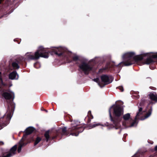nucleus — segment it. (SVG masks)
Instances as JSON below:
<instances>
[{"label":"nucleus","mask_w":157,"mask_h":157,"mask_svg":"<svg viewBox=\"0 0 157 157\" xmlns=\"http://www.w3.org/2000/svg\"><path fill=\"white\" fill-rule=\"evenodd\" d=\"M11 110H10V108L9 107V109H8L7 113H8L7 114V117L8 118H10L11 117V112L13 111V109L14 108L15 105L13 103V102H12L11 103Z\"/></svg>","instance_id":"obj_14"},{"label":"nucleus","mask_w":157,"mask_h":157,"mask_svg":"<svg viewBox=\"0 0 157 157\" xmlns=\"http://www.w3.org/2000/svg\"><path fill=\"white\" fill-rule=\"evenodd\" d=\"M149 88L150 89L153 90H155L156 89L155 87H153V86H150L149 87Z\"/></svg>","instance_id":"obj_31"},{"label":"nucleus","mask_w":157,"mask_h":157,"mask_svg":"<svg viewBox=\"0 0 157 157\" xmlns=\"http://www.w3.org/2000/svg\"><path fill=\"white\" fill-rule=\"evenodd\" d=\"M121 121L123 125L125 128L127 127L128 124V114H126L124 115L121 119Z\"/></svg>","instance_id":"obj_13"},{"label":"nucleus","mask_w":157,"mask_h":157,"mask_svg":"<svg viewBox=\"0 0 157 157\" xmlns=\"http://www.w3.org/2000/svg\"><path fill=\"white\" fill-rule=\"evenodd\" d=\"M20 63V62L16 60L12 63V66L14 69H18L19 68V64Z\"/></svg>","instance_id":"obj_17"},{"label":"nucleus","mask_w":157,"mask_h":157,"mask_svg":"<svg viewBox=\"0 0 157 157\" xmlns=\"http://www.w3.org/2000/svg\"><path fill=\"white\" fill-rule=\"evenodd\" d=\"M88 115L89 116H90L92 117H91V119H92L93 118V117L92 116V115H91V111H89L88 112Z\"/></svg>","instance_id":"obj_30"},{"label":"nucleus","mask_w":157,"mask_h":157,"mask_svg":"<svg viewBox=\"0 0 157 157\" xmlns=\"http://www.w3.org/2000/svg\"><path fill=\"white\" fill-rule=\"evenodd\" d=\"M99 125H100L98 123L93 124L91 125V128H94V127H95L96 126Z\"/></svg>","instance_id":"obj_26"},{"label":"nucleus","mask_w":157,"mask_h":157,"mask_svg":"<svg viewBox=\"0 0 157 157\" xmlns=\"http://www.w3.org/2000/svg\"><path fill=\"white\" fill-rule=\"evenodd\" d=\"M3 0H0V4L1 3V2Z\"/></svg>","instance_id":"obj_37"},{"label":"nucleus","mask_w":157,"mask_h":157,"mask_svg":"<svg viewBox=\"0 0 157 157\" xmlns=\"http://www.w3.org/2000/svg\"><path fill=\"white\" fill-rule=\"evenodd\" d=\"M144 104H145L144 102V101H141V102L140 103L139 105L140 106H142L144 105Z\"/></svg>","instance_id":"obj_27"},{"label":"nucleus","mask_w":157,"mask_h":157,"mask_svg":"<svg viewBox=\"0 0 157 157\" xmlns=\"http://www.w3.org/2000/svg\"><path fill=\"white\" fill-rule=\"evenodd\" d=\"M52 50L53 52L56 55L60 56L62 55V52H63V49L61 48H53Z\"/></svg>","instance_id":"obj_12"},{"label":"nucleus","mask_w":157,"mask_h":157,"mask_svg":"<svg viewBox=\"0 0 157 157\" xmlns=\"http://www.w3.org/2000/svg\"><path fill=\"white\" fill-rule=\"evenodd\" d=\"M4 144L3 142L2 141H0V146Z\"/></svg>","instance_id":"obj_34"},{"label":"nucleus","mask_w":157,"mask_h":157,"mask_svg":"<svg viewBox=\"0 0 157 157\" xmlns=\"http://www.w3.org/2000/svg\"><path fill=\"white\" fill-rule=\"evenodd\" d=\"M112 108L113 111V114L116 117H119L123 114V108L119 105H114L109 110L110 120L112 122L113 125L116 127V128L117 129L120 126V119L119 118H113L112 117L110 110Z\"/></svg>","instance_id":"obj_3"},{"label":"nucleus","mask_w":157,"mask_h":157,"mask_svg":"<svg viewBox=\"0 0 157 157\" xmlns=\"http://www.w3.org/2000/svg\"><path fill=\"white\" fill-rule=\"evenodd\" d=\"M1 72H0V80L2 83V84H3V82H2V78L1 77Z\"/></svg>","instance_id":"obj_33"},{"label":"nucleus","mask_w":157,"mask_h":157,"mask_svg":"<svg viewBox=\"0 0 157 157\" xmlns=\"http://www.w3.org/2000/svg\"><path fill=\"white\" fill-rule=\"evenodd\" d=\"M80 70L83 71L85 74H88L92 69L91 66L85 63H82L79 66Z\"/></svg>","instance_id":"obj_7"},{"label":"nucleus","mask_w":157,"mask_h":157,"mask_svg":"<svg viewBox=\"0 0 157 157\" xmlns=\"http://www.w3.org/2000/svg\"><path fill=\"white\" fill-rule=\"evenodd\" d=\"M73 60L75 61H76L78 59V57L77 56H75L73 58Z\"/></svg>","instance_id":"obj_29"},{"label":"nucleus","mask_w":157,"mask_h":157,"mask_svg":"<svg viewBox=\"0 0 157 157\" xmlns=\"http://www.w3.org/2000/svg\"><path fill=\"white\" fill-rule=\"evenodd\" d=\"M149 98L151 100L154 101L155 102H157V94L155 92H151L148 95Z\"/></svg>","instance_id":"obj_11"},{"label":"nucleus","mask_w":157,"mask_h":157,"mask_svg":"<svg viewBox=\"0 0 157 157\" xmlns=\"http://www.w3.org/2000/svg\"><path fill=\"white\" fill-rule=\"evenodd\" d=\"M139 111L137 113L135 117L134 120H133L132 122L131 123L130 127H136L137 124L138 122L137 121V118H138V117L140 116V115L142 114V112L143 109L142 107H139Z\"/></svg>","instance_id":"obj_8"},{"label":"nucleus","mask_w":157,"mask_h":157,"mask_svg":"<svg viewBox=\"0 0 157 157\" xmlns=\"http://www.w3.org/2000/svg\"><path fill=\"white\" fill-rule=\"evenodd\" d=\"M149 53H145L134 56L131 60V65L135 63L139 65L151 64L157 62V53L151 55Z\"/></svg>","instance_id":"obj_1"},{"label":"nucleus","mask_w":157,"mask_h":157,"mask_svg":"<svg viewBox=\"0 0 157 157\" xmlns=\"http://www.w3.org/2000/svg\"><path fill=\"white\" fill-rule=\"evenodd\" d=\"M126 136V135H124V136Z\"/></svg>","instance_id":"obj_38"},{"label":"nucleus","mask_w":157,"mask_h":157,"mask_svg":"<svg viewBox=\"0 0 157 157\" xmlns=\"http://www.w3.org/2000/svg\"><path fill=\"white\" fill-rule=\"evenodd\" d=\"M139 92H136L133 91H131L130 92L132 97L134 99H138L139 98L140 96L138 95Z\"/></svg>","instance_id":"obj_15"},{"label":"nucleus","mask_w":157,"mask_h":157,"mask_svg":"<svg viewBox=\"0 0 157 157\" xmlns=\"http://www.w3.org/2000/svg\"><path fill=\"white\" fill-rule=\"evenodd\" d=\"M46 49L42 47H39L38 49L33 54L32 52H27L25 55V58L24 59L21 57L22 61L27 60H36L40 57L48 58V52H46Z\"/></svg>","instance_id":"obj_4"},{"label":"nucleus","mask_w":157,"mask_h":157,"mask_svg":"<svg viewBox=\"0 0 157 157\" xmlns=\"http://www.w3.org/2000/svg\"><path fill=\"white\" fill-rule=\"evenodd\" d=\"M117 89H119L121 92L123 91V88L122 86H120L117 88Z\"/></svg>","instance_id":"obj_25"},{"label":"nucleus","mask_w":157,"mask_h":157,"mask_svg":"<svg viewBox=\"0 0 157 157\" xmlns=\"http://www.w3.org/2000/svg\"><path fill=\"white\" fill-rule=\"evenodd\" d=\"M102 70V69H100V70H99V71L100 72H102L101 71H102V70Z\"/></svg>","instance_id":"obj_36"},{"label":"nucleus","mask_w":157,"mask_h":157,"mask_svg":"<svg viewBox=\"0 0 157 157\" xmlns=\"http://www.w3.org/2000/svg\"><path fill=\"white\" fill-rule=\"evenodd\" d=\"M135 55V53L132 52H128V66L131 65L130 62L132 59H130Z\"/></svg>","instance_id":"obj_18"},{"label":"nucleus","mask_w":157,"mask_h":157,"mask_svg":"<svg viewBox=\"0 0 157 157\" xmlns=\"http://www.w3.org/2000/svg\"><path fill=\"white\" fill-rule=\"evenodd\" d=\"M140 156V154L137 153V154H136L134 155H133L132 157H139Z\"/></svg>","instance_id":"obj_28"},{"label":"nucleus","mask_w":157,"mask_h":157,"mask_svg":"<svg viewBox=\"0 0 157 157\" xmlns=\"http://www.w3.org/2000/svg\"><path fill=\"white\" fill-rule=\"evenodd\" d=\"M17 149V145H15L10 149V151L6 155H3L2 157H10L14 155L16 153Z\"/></svg>","instance_id":"obj_9"},{"label":"nucleus","mask_w":157,"mask_h":157,"mask_svg":"<svg viewBox=\"0 0 157 157\" xmlns=\"http://www.w3.org/2000/svg\"><path fill=\"white\" fill-rule=\"evenodd\" d=\"M128 58V53H125L122 56L123 59L124 60H127V59Z\"/></svg>","instance_id":"obj_24"},{"label":"nucleus","mask_w":157,"mask_h":157,"mask_svg":"<svg viewBox=\"0 0 157 157\" xmlns=\"http://www.w3.org/2000/svg\"><path fill=\"white\" fill-rule=\"evenodd\" d=\"M124 138H123V140H124Z\"/></svg>","instance_id":"obj_39"},{"label":"nucleus","mask_w":157,"mask_h":157,"mask_svg":"<svg viewBox=\"0 0 157 157\" xmlns=\"http://www.w3.org/2000/svg\"><path fill=\"white\" fill-rule=\"evenodd\" d=\"M19 144L17 150V151L19 153L21 151L22 147L24 145V143H23L22 139H21V141L19 142Z\"/></svg>","instance_id":"obj_19"},{"label":"nucleus","mask_w":157,"mask_h":157,"mask_svg":"<svg viewBox=\"0 0 157 157\" xmlns=\"http://www.w3.org/2000/svg\"><path fill=\"white\" fill-rule=\"evenodd\" d=\"M155 151H157V145L155 146Z\"/></svg>","instance_id":"obj_35"},{"label":"nucleus","mask_w":157,"mask_h":157,"mask_svg":"<svg viewBox=\"0 0 157 157\" xmlns=\"http://www.w3.org/2000/svg\"><path fill=\"white\" fill-rule=\"evenodd\" d=\"M71 126V128L67 130L65 127L62 128H61L62 134L67 136L70 133V135L77 136L79 133L82 132L84 129V127L80 125L79 122L78 121L72 122Z\"/></svg>","instance_id":"obj_2"},{"label":"nucleus","mask_w":157,"mask_h":157,"mask_svg":"<svg viewBox=\"0 0 157 157\" xmlns=\"http://www.w3.org/2000/svg\"><path fill=\"white\" fill-rule=\"evenodd\" d=\"M18 78V75L16 71L10 73L9 75V78L11 79H17Z\"/></svg>","instance_id":"obj_16"},{"label":"nucleus","mask_w":157,"mask_h":157,"mask_svg":"<svg viewBox=\"0 0 157 157\" xmlns=\"http://www.w3.org/2000/svg\"><path fill=\"white\" fill-rule=\"evenodd\" d=\"M41 139L39 137H37L36 140V141L34 143V145H36L41 140Z\"/></svg>","instance_id":"obj_23"},{"label":"nucleus","mask_w":157,"mask_h":157,"mask_svg":"<svg viewBox=\"0 0 157 157\" xmlns=\"http://www.w3.org/2000/svg\"><path fill=\"white\" fill-rule=\"evenodd\" d=\"M148 142L151 144H153V142L152 141H151L150 140H148Z\"/></svg>","instance_id":"obj_32"},{"label":"nucleus","mask_w":157,"mask_h":157,"mask_svg":"<svg viewBox=\"0 0 157 157\" xmlns=\"http://www.w3.org/2000/svg\"><path fill=\"white\" fill-rule=\"evenodd\" d=\"M44 136L46 138V141H48L49 138V131H48L45 132L44 134Z\"/></svg>","instance_id":"obj_21"},{"label":"nucleus","mask_w":157,"mask_h":157,"mask_svg":"<svg viewBox=\"0 0 157 157\" xmlns=\"http://www.w3.org/2000/svg\"><path fill=\"white\" fill-rule=\"evenodd\" d=\"M3 98L6 100L12 99L13 100L14 98V94L13 92L9 90H4L2 93Z\"/></svg>","instance_id":"obj_6"},{"label":"nucleus","mask_w":157,"mask_h":157,"mask_svg":"<svg viewBox=\"0 0 157 157\" xmlns=\"http://www.w3.org/2000/svg\"><path fill=\"white\" fill-rule=\"evenodd\" d=\"M128 122H129V125H128V128L129 127H130V126L131 124V123L132 122V121L133 120H134H134H132L131 119V118H130V114L128 113Z\"/></svg>","instance_id":"obj_22"},{"label":"nucleus","mask_w":157,"mask_h":157,"mask_svg":"<svg viewBox=\"0 0 157 157\" xmlns=\"http://www.w3.org/2000/svg\"><path fill=\"white\" fill-rule=\"evenodd\" d=\"M34 130V128L32 127H29L27 128L26 131V133L27 135L31 133Z\"/></svg>","instance_id":"obj_20"},{"label":"nucleus","mask_w":157,"mask_h":157,"mask_svg":"<svg viewBox=\"0 0 157 157\" xmlns=\"http://www.w3.org/2000/svg\"><path fill=\"white\" fill-rule=\"evenodd\" d=\"M151 104H153V103L152 101H150L148 104L147 107V110L148 109V107H149L150 109H148L147 112L146 113L144 116V119H146L149 117L151 114L152 111V106H150V105Z\"/></svg>","instance_id":"obj_10"},{"label":"nucleus","mask_w":157,"mask_h":157,"mask_svg":"<svg viewBox=\"0 0 157 157\" xmlns=\"http://www.w3.org/2000/svg\"><path fill=\"white\" fill-rule=\"evenodd\" d=\"M101 82H99V79L98 78L94 79V81L97 82L98 85L101 87L104 86L106 84H109L110 83L108 76L106 75H103L101 77Z\"/></svg>","instance_id":"obj_5"}]
</instances>
